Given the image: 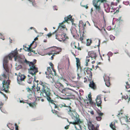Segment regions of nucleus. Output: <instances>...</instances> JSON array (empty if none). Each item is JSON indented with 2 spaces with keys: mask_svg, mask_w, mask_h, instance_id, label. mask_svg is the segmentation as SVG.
Masks as SVG:
<instances>
[{
  "mask_svg": "<svg viewBox=\"0 0 130 130\" xmlns=\"http://www.w3.org/2000/svg\"><path fill=\"white\" fill-rule=\"evenodd\" d=\"M112 122L111 123V124H110V127L113 130H116V126L115 125V123L112 124Z\"/></svg>",
  "mask_w": 130,
  "mask_h": 130,
  "instance_id": "nucleus-25",
  "label": "nucleus"
},
{
  "mask_svg": "<svg viewBox=\"0 0 130 130\" xmlns=\"http://www.w3.org/2000/svg\"><path fill=\"white\" fill-rule=\"evenodd\" d=\"M96 119L98 121H100L102 119L101 117H96Z\"/></svg>",
  "mask_w": 130,
  "mask_h": 130,
  "instance_id": "nucleus-38",
  "label": "nucleus"
},
{
  "mask_svg": "<svg viewBox=\"0 0 130 130\" xmlns=\"http://www.w3.org/2000/svg\"><path fill=\"white\" fill-rule=\"evenodd\" d=\"M40 84L42 86V89L43 95L46 98L47 100L49 103H51L53 105L55 106V108H57V105L54 103V101L51 99L50 95L51 93L50 92V89L46 86H44L42 82L40 83Z\"/></svg>",
  "mask_w": 130,
  "mask_h": 130,
  "instance_id": "nucleus-3",
  "label": "nucleus"
},
{
  "mask_svg": "<svg viewBox=\"0 0 130 130\" xmlns=\"http://www.w3.org/2000/svg\"><path fill=\"white\" fill-rule=\"evenodd\" d=\"M92 43V40L91 39H88L87 40L86 45L87 46H90Z\"/></svg>",
  "mask_w": 130,
  "mask_h": 130,
  "instance_id": "nucleus-23",
  "label": "nucleus"
},
{
  "mask_svg": "<svg viewBox=\"0 0 130 130\" xmlns=\"http://www.w3.org/2000/svg\"><path fill=\"white\" fill-rule=\"evenodd\" d=\"M23 49H24L25 51L29 52L30 51V47H27L26 46H25L24 45L23 46Z\"/></svg>",
  "mask_w": 130,
  "mask_h": 130,
  "instance_id": "nucleus-28",
  "label": "nucleus"
},
{
  "mask_svg": "<svg viewBox=\"0 0 130 130\" xmlns=\"http://www.w3.org/2000/svg\"><path fill=\"white\" fill-rule=\"evenodd\" d=\"M37 37L35 38L34 39V41H35L36 40H37Z\"/></svg>",
  "mask_w": 130,
  "mask_h": 130,
  "instance_id": "nucleus-62",
  "label": "nucleus"
},
{
  "mask_svg": "<svg viewBox=\"0 0 130 130\" xmlns=\"http://www.w3.org/2000/svg\"><path fill=\"white\" fill-rule=\"evenodd\" d=\"M84 70V72L85 74H86V73L88 75L87 77L88 78V80H90L91 79H92V74L91 71H92V69L88 68H85Z\"/></svg>",
  "mask_w": 130,
  "mask_h": 130,
  "instance_id": "nucleus-8",
  "label": "nucleus"
},
{
  "mask_svg": "<svg viewBox=\"0 0 130 130\" xmlns=\"http://www.w3.org/2000/svg\"><path fill=\"white\" fill-rule=\"evenodd\" d=\"M29 105L30 106H31V107H33V106L32 104L31 103H29Z\"/></svg>",
  "mask_w": 130,
  "mask_h": 130,
  "instance_id": "nucleus-61",
  "label": "nucleus"
},
{
  "mask_svg": "<svg viewBox=\"0 0 130 130\" xmlns=\"http://www.w3.org/2000/svg\"><path fill=\"white\" fill-rule=\"evenodd\" d=\"M17 80L18 84H21V82L22 81H21L20 80H19V78H17Z\"/></svg>",
  "mask_w": 130,
  "mask_h": 130,
  "instance_id": "nucleus-45",
  "label": "nucleus"
},
{
  "mask_svg": "<svg viewBox=\"0 0 130 130\" xmlns=\"http://www.w3.org/2000/svg\"><path fill=\"white\" fill-rule=\"evenodd\" d=\"M93 60L91 57H89L88 56H87L86 58V66H87L88 65V63L90 62V61Z\"/></svg>",
  "mask_w": 130,
  "mask_h": 130,
  "instance_id": "nucleus-19",
  "label": "nucleus"
},
{
  "mask_svg": "<svg viewBox=\"0 0 130 130\" xmlns=\"http://www.w3.org/2000/svg\"><path fill=\"white\" fill-rule=\"evenodd\" d=\"M3 105V104L2 102L0 101V109H1Z\"/></svg>",
  "mask_w": 130,
  "mask_h": 130,
  "instance_id": "nucleus-50",
  "label": "nucleus"
},
{
  "mask_svg": "<svg viewBox=\"0 0 130 130\" xmlns=\"http://www.w3.org/2000/svg\"><path fill=\"white\" fill-rule=\"evenodd\" d=\"M69 125L66 126L64 127V128L66 129H68L69 128Z\"/></svg>",
  "mask_w": 130,
  "mask_h": 130,
  "instance_id": "nucleus-53",
  "label": "nucleus"
},
{
  "mask_svg": "<svg viewBox=\"0 0 130 130\" xmlns=\"http://www.w3.org/2000/svg\"><path fill=\"white\" fill-rule=\"evenodd\" d=\"M62 49L61 48L57 47V54H59L60 52H61Z\"/></svg>",
  "mask_w": 130,
  "mask_h": 130,
  "instance_id": "nucleus-34",
  "label": "nucleus"
},
{
  "mask_svg": "<svg viewBox=\"0 0 130 130\" xmlns=\"http://www.w3.org/2000/svg\"><path fill=\"white\" fill-rule=\"evenodd\" d=\"M13 57L14 58L15 61H16L17 59L18 60H20V57L18 55L17 50L12 51L8 56H5L4 58L3 66L5 72H3V73L2 74V75L5 78H6L7 77V75H9V73L10 72V70L8 64V59H9L12 60V58Z\"/></svg>",
  "mask_w": 130,
  "mask_h": 130,
  "instance_id": "nucleus-1",
  "label": "nucleus"
},
{
  "mask_svg": "<svg viewBox=\"0 0 130 130\" xmlns=\"http://www.w3.org/2000/svg\"><path fill=\"white\" fill-rule=\"evenodd\" d=\"M106 0H93L92 1L93 4L95 7L96 10L99 12L101 10V7L100 6L101 3L106 1Z\"/></svg>",
  "mask_w": 130,
  "mask_h": 130,
  "instance_id": "nucleus-5",
  "label": "nucleus"
},
{
  "mask_svg": "<svg viewBox=\"0 0 130 130\" xmlns=\"http://www.w3.org/2000/svg\"><path fill=\"white\" fill-rule=\"evenodd\" d=\"M57 68H58V70H59H59H60V69H62V67L61 68H59V65H58V66H57Z\"/></svg>",
  "mask_w": 130,
  "mask_h": 130,
  "instance_id": "nucleus-59",
  "label": "nucleus"
},
{
  "mask_svg": "<svg viewBox=\"0 0 130 130\" xmlns=\"http://www.w3.org/2000/svg\"><path fill=\"white\" fill-rule=\"evenodd\" d=\"M28 55L29 56H30V55H31V53L30 52L28 54Z\"/></svg>",
  "mask_w": 130,
  "mask_h": 130,
  "instance_id": "nucleus-64",
  "label": "nucleus"
},
{
  "mask_svg": "<svg viewBox=\"0 0 130 130\" xmlns=\"http://www.w3.org/2000/svg\"><path fill=\"white\" fill-rule=\"evenodd\" d=\"M84 82L85 83H86L87 82V79L86 77H85L84 78Z\"/></svg>",
  "mask_w": 130,
  "mask_h": 130,
  "instance_id": "nucleus-52",
  "label": "nucleus"
},
{
  "mask_svg": "<svg viewBox=\"0 0 130 130\" xmlns=\"http://www.w3.org/2000/svg\"><path fill=\"white\" fill-rule=\"evenodd\" d=\"M108 54H109L110 55H111V56H112V53L110 52H109L108 53Z\"/></svg>",
  "mask_w": 130,
  "mask_h": 130,
  "instance_id": "nucleus-63",
  "label": "nucleus"
},
{
  "mask_svg": "<svg viewBox=\"0 0 130 130\" xmlns=\"http://www.w3.org/2000/svg\"><path fill=\"white\" fill-rule=\"evenodd\" d=\"M76 66L78 68L80 67V62L79 59L78 58H76Z\"/></svg>",
  "mask_w": 130,
  "mask_h": 130,
  "instance_id": "nucleus-20",
  "label": "nucleus"
},
{
  "mask_svg": "<svg viewBox=\"0 0 130 130\" xmlns=\"http://www.w3.org/2000/svg\"><path fill=\"white\" fill-rule=\"evenodd\" d=\"M70 21L71 22H74L73 19H72V16L71 15H70L64 18V21L63 22H64V23L65 24L66 22H68V21Z\"/></svg>",
  "mask_w": 130,
  "mask_h": 130,
  "instance_id": "nucleus-13",
  "label": "nucleus"
},
{
  "mask_svg": "<svg viewBox=\"0 0 130 130\" xmlns=\"http://www.w3.org/2000/svg\"><path fill=\"white\" fill-rule=\"evenodd\" d=\"M63 107H66L67 108L66 109L68 111V113L70 115H74L73 113H76L75 110H72V108L70 106H67L64 103H63V104H60L57 105V109L59 110V108H61Z\"/></svg>",
  "mask_w": 130,
  "mask_h": 130,
  "instance_id": "nucleus-7",
  "label": "nucleus"
},
{
  "mask_svg": "<svg viewBox=\"0 0 130 130\" xmlns=\"http://www.w3.org/2000/svg\"><path fill=\"white\" fill-rule=\"evenodd\" d=\"M103 77L105 82L109 80V77L108 76L105 75Z\"/></svg>",
  "mask_w": 130,
  "mask_h": 130,
  "instance_id": "nucleus-27",
  "label": "nucleus"
},
{
  "mask_svg": "<svg viewBox=\"0 0 130 130\" xmlns=\"http://www.w3.org/2000/svg\"><path fill=\"white\" fill-rule=\"evenodd\" d=\"M63 91L64 92L63 93H64L65 94L63 95H65L66 96V97H65L64 99H71L72 94L70 90L68 89H65Z\"/></svg>",
  "mask_w": 130,
  "mask_h": 130,
  "instance_id": "nucleus-11",
  "label": "nucleus"
},
{
  "mask_svg": "<svg viewBox=\"0 0 130 130\" xmlns=\"http://www.w3.org/2000/svg\"><path fill=\"white\" fill-rule=\"evenodd\" d=\"M86 24L85 23H84L82 21H80L79 22V29L80 31V30H84L86 26Z\"/></svg>",
  "mask_w": 130,
  "mask_h": 130,
  "instance_id": "nucleus-12",
  "label": "nucleus"
},
{
  "mask_svg": "<svg viewBox=\"0 0 130 130\" xmlns=\"http://www.w3.org/2000/svg\"><path fill=\"white\" fill-rule=\"evenodd\" d=\"M67 30L66 24L64 22L59 23L57 27V40L61 41L68 39L69 38L66 33Z\"/></svg>",
  "mask_w": 130,
  "mask_h": 130,
  "instance_id": "nucleus-2",
  "label": "nucleus"
},
{
  "mask_svg": "<svg viewBox=\"0 0 130 130\" xmlns=\"http://www.w3.org/2000/svg\"><path fill=\"white\" fill-rule=\"evenodd\" d=\"M96 103L97 106L98 107L100 106L102 102L100 96H98L96 99Z\"/></svg>",
  "mask_w": 130,
  "mask_h": 130,
  "instance_id": "nucleus-14",
  "label": "nucleus"
},
{
  "mask_svg": "<svg viewBox=\"0 0 130 130\" xmlns=\"http://www.w3.org/2000/svg\"><path fill=\"white\" fill-rule=\"evenodd\" d=\"M67 60H68V69H69V67L70 65V62L69 59V58H68L67 59Z\"/></svg>",
  "mask_w": 130,
  "mask_h": 130,
  "instance_id": "nucleus-48",
  "label": "nucleus"
},
{
  "mask_svg": "<svg viewBox=\"0 0 130 130\" xmlns=\"http://www.w3.org/2000/svg\"><path fill=\"white\" fill-rule=\"evenodd\" d=\"M126 85H125V88L127 89L130 88V82H126Z\"/></svg>",
  "mask_w": 130,
  "mask_h": 130,
  "instance_id": "nucleus-24",
  "label": "nucleus"
},
{
  "mask_svg": "<svg viewBox=\"0 0 130 130\" xmlns=\"http://www.w3.org/2000/svg\"><path fill=\"white\" fill-rule=\"evenodd\" d=\"M25 76L24 75H22L19 77H18V78H19V80H20L21 81H22L24 80V79L25 78Z\"/></svg>",
  "mask_w": 130,
  "mask_h": 130,
  "instance_id": "nucleus-26",
  "label": "nucleus"
},
{
  "mask_svg": "<svg viewBox=\"0 0 130 130\" xmlns=\"http://www.w3.org/2000/svg\"><path fill=\"white\" fill-rule=\"evenodd\" d=\"M56 30L55 31L53 32L52 34L49 33L47 35L49 37H50L52 35H53L56 33Z\"/></svg>",
  "mask_w": 130,
  "mask_h": 130,
  "instance_id": "nucleus-37",
  "label": "nucleus"
},
{
  "mask_svg": "<svg viewBox=\"0 0 130 130\" xmlns=\"http://www.w3.org/2000/svg\"><path fill=\"white\" fill-rule=\"evenodd\" d=\"M51 68L53 70V72H54V74L55 75H56V71L54 69V68H53V67H52Z\"/></svg>",
  "mask_w": 130,
  "mask_h": 130,
  "instance_id": "nucleus-49",
  "label": "nucleus"
},
{
  "mask_svg": "<svg viewBox=\"0 0 130 130\" xmlns=\"http://www.w3.org/2000/svg\"><path fill=\"white\" fill-rule=\"evenodd\" d=\"M90 113L92 115H93L94 114V112L93 111H91Z\"/></svg>",
  "mask_w": 130,
  "mask_h": 130,
  "instance_id": "nucleus-58",
  "label": "nucleus"
},
{
  "mask_svg": "<svg viewBox=\"0 0 130 130\" xmlns=\"http://www.w3.org/2000/svg\"><path fill=\"white\" fill-rule=\"evenodd\" d=\"M36 88L37 90V92L38 93V95H39V94L41 96H42V93L40 91H39L40 89V87H38V85L37 86Z\"/></svg>",
  "mask_w": 130,
  "mask_h": 130,
  "instance_id": "nucleus-22",
  "label": "nucleus"
},
{
  "mask_svg": "<svg viewBox=\"0 0 130 130\" xmlns=\"http://www.w3.org/2000/svg\"><path fill=\"white\" fill-rule=\"evenodd\" d=\"M47 71L49 73L51 72V68L50 67H47Z\"/></svg>",
  "mask_w": 130,
  "mask_h": 130,
  "instance_id": "nucleus-41",
  "label": "nucleus"
},
{
  "mask_svg": "<svg viewBox=\"0 0 130 130\" xmlns=\"http://www.w3.org/2000/svg\"><path fill=\"white\" fill-rule=\"evenodd\" d=\"M98 115H99V116L101 117L103 115V113H102L100 112H98Z\"/></svg>",
  "mask_w": 130,
  "mask_h": 130,
  "instance_id": "nucleus-44",
  "label": "nucleus"
},
{
  "mask_svg": "<svg viewBox=\"0 0 130 130\" xmlns=\"http://www.w3.org/2000/svg\"><path fill=\"white\" fill-rule=\"evenodd\" d=\"M49 64L51 67H53V64L52 63V62H50V63H49Z\"/></svg>",
  "mask_w": 130,
  "mask_h": 130,
  "instance_id": "nucleus-55",
  "label": "nucleus"
},
{
  "mask_svg": "<svg viewBox=\"0 0 130 130\" xmlns=\"http://www.w3.org/2000/svg\"><path fill=\"white\" fill-rule=\"evenodd\" d=\"M53 8L54 10H57V7L56 6H55L53 7Z\"/></svg>",
  "mask_w": 130,
  "mask_h": 130,
  "instance_id": "nucleus-51",
  "label": "nucleus"
},
{
  "mask_svg": "<svg viewBox=\"0 0 130 130\" xmlns=\"http://www.w3.org/2000/svg\"><path fill=\"white\" fill-rule=\"evenodd\" d=\"M15 130H19L18 129V125H17V124H15Z\"/></svg>",
  "mask_w": 130,
  "mask_h": 130,
  "instance_id": "nucleus-47",
  "label": "nucleus"
},
{
  "mask_svg": "<svg viewBox=\"0 0 130 130\" xmlns=\"http://www.w3.org/2000/svg\"><path fill=\"white\" fill-rule=\"evenodd\" d=\"M99 125H97L96 127H95V129L94 130H98V128L99 127Z\"/></svg>",
  "mask_w": 130,
  "mask_h": 130,
  "instance_id": "nucleus-46",
  "label": "nucleus"
},
{
  "mask_svg": "<svg viewBox=\"0 0 130 130\" xmlns=\"http://www.w3.org/2000/svg\"><path fill=\"white\" fill-rule=\"evenodd\" d=\"M88 55L94 60L91 62L93 64L95 63V60H96V58L97 57L96 53L94 51H91L88 52Z\"/></svg>",
  "mask_w": 130,
  "mask_h": 130,
  "instance_id": "nucleus-9",
  "label": "nucleus"
},
{
  "mask_svg": "<svg viewBox=\"0 0 130 130\" xmlns=\"http://www.w3.org/2000/svg\"><path fill=\"white\" fill-rule=\"evenodd\" d=\"M96 42H97L98 43V45H95V46H97L99 47L100 46V40L99 39H98V40H96Z\"/></svg>",
  "mask_w": 130,
  "mask_h": 130,
  "instance_id": "nucleus-35",
  "label": "nucleus"
},
{
  "mask_svg": "<svg viewBox=\"0 0 130 130\" xmlns=\"http://www.w3.org/2000/svg\"><path fill=\"white\" fill-rule=\"evenodd\" d=\"M73 22H71L72 23V26L71 28H76V27L77 24L73 23Z\"/></svg>",
  "mask_w": 130,
  "mask_h": 130,
  "instance_id": "nucleus-32",
  "label": "nucleus"
},
{
  "mask_svg": "<svg viewBox=\"0 0 130 130\" xmlns=\"http://www.w3.org/2000/svg\"><path fill=\"white\" fill-rule=\"evenodd\" d=\"M88 127L89 130H94L95 127L94 125L91 122L89 121L88 122Z\"/></svg>",
  "mask_w": 130,
  "mask_h": 130,
  "instance_id": "nucleus-15",
  "label": "nucleus"
},
{
  "mask_svg": "<svg viewBox=\"0 0 130 130\" xmlns=\"http://www.w3.org/2000/svg\"><path fill=\"white\" fill-rule=\"evenodd\" d=\"M123 111L121 109L120 111H119V113L118 114L117 116L120 118H122V115L123 114Z\"/></svg>",
  "mask_w": 130,
  "mask_h": 130,
  "instance_id": "nucleus-21",
  "label": "nucleus"
},
{
  "mask_svg": "<svg viewBox=\"0 0 130 130\" xmlns=\"http://www.w3.org/2000/svg\"><path fill=\"white\" fill-rule=\"evenodd\" d=\"M88 96L89 98V100L90 102L92 101L91 95L90 94H89Z\"/></svg>",
  "mask_w": 130,
  "mask_h": 130,
  "instance_id": "nucleus-39",
  "label": "nucleus"
},
{
  "mask_svg": "<svg viewBox=\"0 0 130 130\" xmlns=\"http://www.w3.org/2000/svg\"><path fill=\"white\" fill-rule=\"evenodd\" d=\"M30 2H31L32 4V5L36 7V4L34 2L35 0H28Z\"/></svg>",
  "mask_w": 130,
  "mask_h": 130,
  "instance_id": "nucleus-30",
  "label": "nucleus"
},
{
  "mask_svg": "<svg viewBox=\"0 0 130 130\" xmlns=\"http://www.w3.org/2000/svg\"><path fill=\"white\" fill-rule=\"evenodd\" d=\"M24 62L27 64H29L30 67V69H28L29 73L31 74L32 76L35 75L36 73L38 72V68L35 67L33 62L28 61L26 59H25Z\"/></svg>",
  "mask_w": 130,
  "mask_h": 130,
  "instance_id": "nucleus-4",
  "label": "nucleus"
},
{
  "mask_svg": "<svg viewBox=\"0 0 130 130\" xmlns=\"http://www.w3.org/2000/svg\"><path fill=\"white\" fill-rule=\"evenodd\" d=\"M77 49L78 50H82L81 48L80 47H77Z\"/></svg>",
  "mask_w": 130,
  "mask_h": 130,
  "instance_id": "nucleus-57",
  "label": "nucleus"
},
{
  "mask_svg": "<svg viewBox=\"0 0 130 130\" xmlns=\"http://www.w3.org/2000/svg\"><path fill=\"white\" fill-rule=\"evenodd\" d=\"M80 37L79 38V40L80 41H81L82 42L83 40V37H84V35H83V34L82 36H81L80 35Z\"/></svg>",
  "mask_w": 130,
  "mask_h": 130,
  "instance_id": "nucleus-40",
  "label": "nucleus"
},
{
  "mask_svg": "<svg viewBox=\"0 0 130 130\" xmlns=\"http://www.w3.org/2000/svg\"><path fill=\"white\" fill-rule=\"evenodd\" d=\"M33 78L32 77H31L30 78H29L27 80V82L28 83L30 84L31 83V82L32 81Z\"/></svg>",
  "mask_w": 130,
  "mask_h": 130,
  "instance_id": "nucleus-33",
  "label": "nucleus"
},
{
  "mask_svg": "<svg viewBox=\"0 0 130 130\" xmlns=\"http://www.w3.org/2000/svg\"><path fill=\"white\" fill-rule=\"evenodd\" d=\"M105 82V84L106 86L108 87H109L110 86V83L109 81H106Z\"/></svg>",
  "mask_w": 130,
  "mask_h": 130,
  "instance_id": "nucleus-31",
  "label": "nucleus"
},
{
  "mask_svg": "<svg viewBox=\"0 0 130 130\" xmlns=\"http://www.w3.org/2000/svg\"><path fill=\"white\" fill-rule=\"evenodd\" d=\"M107 29L108 30H110L111 29V26H108L107 28Z\"/></svg>",
  "mask_w": 130,
  "mask_h": 130,
  "instance_id": "nucleus-42",
  "label": "nucleus"
},
{
  "mask_svg": "<svg viewBox=\"0 0 130 130\" xmlns=\"http://www.w3.org/2000/svg\"><path fill=\"white\" fill-rule=\"evenodd\" d=\"M26 90L28 92H29V91L31 90L30 88H26Z\"/></svg>",
  "mask_w": 130,
  "mask_h": 130,
  "instance_id": "nucleus-56",
  "label": "nucleus"
},
{
  "mask_svg": "<svg viewBox=\"0 0 130 130\" xmlns=\"http://www.w3.org/2000/svg\"><path fill=\"white\" fill-rule=\"evenodd\" d=\"M92 79L90 80H88L90 83L89 84V86L90 87L93 89H95L96 88V85L93 82V80H92Z\"/></svg>",
  "mask_w": 130,
  "mask_h": 130,
  "instance_id": "nucleus-16",
  "label": "nucleus"
},
{
  "mask_svg": "<svg viewBox=\"0 0 130 130\" xmlns=\"http://www.w3.org/2000/svg\"><path fill=\"white\" fill-rule=\"evenodd\" d=\"M59 86L58 87V89L59 91L61 92L62 93H63L64 90V89H63V86L60 83H57V86Z\"/></svg>",
  "mask_w": 130,
  "mask_h": 130,
  "instance_id": "nucleus-18",
  "label": "nucleus"
},
{
  "mask_svg": "<svg viewBox=\"0 0 130 130\" xmlns=\"http://www.w3.org/2000/svg\"><path fill=\"white\" fill-rule=\"evenodd\" d=\"M70 30L73 36L74 37L77 34V31L76 28H71Z\"/></svg>",
  "mask_w": 130,
  "mask_h": 130,
  "instance_id": "nucleus-17",
  "label": "nucleus"
},
{
  "mask_svg": "<svg viewBox=\"0 0 130 130\" xmlns=\"http://www.w3.org/2000/svg\"><path fill=\"white\" fill-rule=\"evenodd\" d=\"M77 78L78 79H80V78L81 76H80L79 74H77Z\"/></svg>",
  "mask_w": 130,
  "mask_h": 130,
  "instance_id": "nucleus-54",
  "label": "nucleus"
},
{
  "mask_svg": "<svg viewBox=\"0 0 130 130\" xmlns=\"http://www.w3.org/2000/svg\"><path fill=\"white\" fill-rule=\"evenodd\" d=\"M70 116L72 117L73 121L72 122H70L68 119H67V121L70 124H73L74 125H79L82 122L80 120L78 117L76 115V116H75L74 115Z\"/></svg>",
  "mask_w": 130,
  "mask_h": 130,
  "instance_id": "nucleus-6",
  "label": "nucleus"
},
{
  "mask_svg": "<svg viewBox=\"0 0 130 130\" xmlns=\"http://www.w3.org/2000/svg\"><path fill=\"white\" fill-rule=\"evenodd\" d=\"M52 111L53 113L55 114H56L57 113V111L54 110L52 109Z\"/></svg>",
  "mask_w": 130,
  "mask_h": 130,
  "instance_id": "nucleus-43",
  "label": "nucleus"
},
{
  "mask_svg": "<svg viewBox=\"0 0 130 130\" xmlns=\"http://www.w3.org/2000/svg\"><path fill=\"white\" fill-rule=\"evenodd\" d=\"M96 27L102 32H104L103 31H104L106 32L105 29L103 27H102L101 28H99L98 27Z\"/></svg>",
  "mask_w": 130,
  "mask_h": 130,
  "instance_id": "nucleus-29",
  "label": "nucleus"
},
{
  "mask_svg": "<svg viewBox=\"0 0 130 130\" xmlns=\"http://www.w3.org/2000/svg\"><path fill=\"white\" fill-rule=\"evenodd\" d=\"M3 86L1 88V90H2L6 92L7 90H6L5 88L8 89L9 87V86L10 84L9 80H8L6 82L5 80H4L2 83Z\"/></svg>",
  "mask_w": 130,
  "mask_h": 130,
  "instance_id": "nucleus-10",
  "label": "nucleus"
},
{
  "mask_svg": "<svg viewBox=\"0 0 130 130\" xmlns=\"http://www.w3.org/2000/svg\"><path fill=\"white\" fill-rule=\"evenodd\" d=\"M110 39L112 40H114L115 37L112 35H111L110 36Z\"/></svg>",
  "mask_w": 130,
  "mask_h": 130,
  "instance_id": "nucleus-36",
  "label": "nucleus"
},
{
  "mask_svg": "<svg viewBox=\"0 0 130 130\" xmlns=\"http://www.w3.org/2000/svg\"><path fill=\"white\" fill-rule=\"evenodd\" d=\"M29 52H32L34 53H35V51L34 50H32V49L30 48V51Z\"/></svg>",
  "mask_w": 130,
  "mask_h": 130,
  "instance_id": "nucleus-60",
  "label": "nucleus"
}]
</instances>
